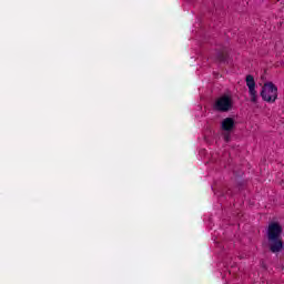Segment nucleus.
Returning <instances> with one entry per match:
<instances>
[{"mask_svg":"<svg viewBox=\"0 0 284 284\" xmlns=\"http://www.w3.org/2000/svg\"><path fill=\"white\" fill-rule=\"evenodd\" d=\"M268 250L272 254H278L284 250L283 226L278 222H271L266 229Z\"/></svg>","mask_w":284,"mask_h":284,"instance_id":"nucleus-1","label":"nucleus"},{"mask_svg":"<svg viewBox=\"0 0 284 284\" xmlns=\"http://www.w3.org/2000/svg\"><path fill=\"white\" fill-rule=\"evenodd\" d=\"M245 81L246 87L248 88L251 103H258V92L256 91V81L254 80V75H246Z\"/></svg>","mask_w":284,"mask_h":284,"instance_id":"nucleus-4","label":"nucleus"},{"mask_svg":"<svg viewBox=\"0 0 284 284\" xmlns=\"http://www.w3.org/2000/svg\"><path fill=\"white\" fill-rule=\"evenodd\" d=\"M223 139H224L225 143H230V141H231V139H232V135L230 134V132L226 131V132L223 134Z\"/></svg>","mask_w":284,"mask_h":284,"instance_id":"nucleus-7","label":"nucleus"},{"mask_svg":"<svg viewBox=\"0 0 284 284\" xmlns=\"http://www.w3.org/2000/svg\"><path fill=\"white\" fill-rule=\"evenodd\" d=\"M216 59L217 61H221V63H225V61H227V54L225 53V50L219 51L216 53Z\"/></svg>","mask_w":284,"mask_h":284,"instance_id":"nucleus-6","label":"nucleus"},{"mask_svg":"<svg viewBox=\"0 0 284 284\" xmlns=\"http://www.w3.org/2000/svg\"><path fill=\"white\" fill-rule=\"evenodd\" d=\"M234 119L232 118H225L223 121H222V130L224 132H232L234 130Z\"/></svg>","mask_w":284,"mask_h":284,"instance_id":"nucleus-5","label":"nucleus"},{"mask_svg":"<svg viewBox=\"0 0 284 284\" xmlns=\"http://www.w3.org/2000/svg\"><path fill=\"white\" fill-rule=\"evenodd\" d=\"M213 108L216 112H230L234 108V100H232V95L224 94L216 99Z\"/></svg>","mask_w":284,"mask_h":284,"instance_id":"nucleus-3","label":"nucleus"},{"mask_svg":"<svg viewBox=\"0 0 284 284\" xmlns=\"http://www.w3.org/2000/svg\"><path fill=\"white\" fill-rule=\"evenodd\" d=\"M260 94L266 103H276V99H278V87L274 82H266L262 87Z\"/></svg>","mask_w":284,"mask_h":284,"instance_id":"nucleus-2","label":"nucleus"}]
</instances>
